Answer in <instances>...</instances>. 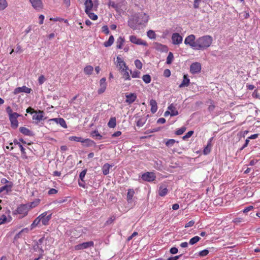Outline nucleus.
Here are the masks:
<instances>
[{"label":"nucleus","mask_w":260,"mask_h":260,"mask_svg":"<svg viewBox=\"0 0 260 260\" xmlns=\"http://www.w3.org/2000/svg\"><path fill=\"white\" fill-rule=\"evenodd\" d=\"M213 42V38L210 35H205L197 39L196 50H204L209 48Z\"/></svg>","instance_id":"f257e3e1"},{"label":"nucleus","mask_w":260,"mask_h":260,"mask_svg":"<svg viewBox=\"0 0 260 260\" xmlns=\"http://www.w3.org/2000/svg\"><path fill=\"white\" fill-rule=\"evenodd\" d=\"M99 5V0H86L84 3L85 12L88 13L91 10L96 11Z\"/></svg>","instance_id":"f03ea898"},{"label":"nucleus","mask_w":260,"mask_h":260,"mask_svg":"<svg viewBox=\"0 0 260 260\" xmlns=\"http://www.w3.org/2000/svg\"><path fill=\"white\" fill-rule=\"evenodd\" d=\"M184 44L189 45L192 49L196 50L197 40L194 35H190L188 36L184 40Z\"/></svg>","instance_id":"7ed1b4c3"},{"label":"nucleus","mask_w":260,"mask_h":260,"mask_svg":"<svg viewBox=\"0 0 260 260\" xmlns=\"http://www.w3.org/2000/svg\"><path fill=\"white\" fill-rule=\"evenodd\" d=\"M141 178L145 181L152 182L156 179V175L153 172H147L142 175Z\"/></svg>","instance_id":"20e7f679"},{"label":"nucleus","mask_w":260,"mask_h":260,"mask_svg":"<svg viewBox=\"0 0 260 260\" xmlns=\"http://www.w3.org/2000/svg\"><path fill=\"white\" fill-rule=\"evenodd\" d=\"M29 210L27 205L21 204L17 207L16 212L17 214L21 215L22 217H24L27 215Z\"/></svg>","instance_id":"39448f33"},{"label":"nucleus","mask_w":260,"mask_h":260,"mask_svg":"<svg viewBox=\"0 0 260 260\" xmlns=\"http://www.w3.org/2000/svg\"><path fill=\"white\" fill-rule=\"evenodd\" d=\"M48 212L46 211L39 215V218L41 219V222L44 225H47L49 224V221L52 217V213L47 215Z\"/></svg>","instance_id":"423d86ee"},{"label":"nucleus","mask_w":260,"mask_h":260,"mask_svg":"<svg viewBox=\"0 0 260 260\" xmlns=\"http://www.w3.org/2000/svg\"><path fill=\"white\" fill-rule=\"evenodd\" d=\"M9 116V119L11 122V126L13 128H16L18 126V121L17 118L20 116V115L16 112H14L13 114H11Z\"/></svg>","instance_id":"0eeeda50"},{"label":"nucleus","mask_w":260,"mask_h":260,"mask_svg":"<svg viewBox=\"0 0 260 260\" xmlns=\"http://www.w3.org/2000/svg\"><path fill=\"white\" fill-rule=\"evenodd\" d=\"M140 20H139L137 15L134 16L128 21V25L133 29H136L137 26L140 25L139 24Z\"/></svg>","instance_id":"6e6552de"},{"label":"nucleus","mask_w":260,"mask_h":260,"mask_svg":"<svg viewBox=\"0 0 260 260\" xmlns=\"http://www.w3.org/2000/svg\"><path fill=\"white\" fill-rule=\"evenodd\" d=\"M94 246V243L93 241H90L86 242H84L81 244L76 245L74 247L76 250H80L84 249H87L89 247H93Z\"/></svg>","instance_id":"1a4fd4ad"},{"label":"nucleus","mask_w":260,"mask_h":260,"mask_svg":"<svg viewBox=\"0 0 260 260\" xmlns=\"http://www.w3.org/2000/svg\"><path fill=\"white\" fill-rule=\"evenodd\" d=\"M129 41L132 43L136 45H143L145 46H147L148 44L145 41L137 38L136 36H129Z\"/></svg>","instance_id":"9d476101"},{"label":"nucleus","mask_w":260,"mask_h":260,"mask_svg":"<svg viewBox=\"0 0 260 260\" xmlns=\"http://www.w3.org/2000/svg\"><path fill=\"white\" fill-rule=\"evenodd\" d=\"M172 44L174 45H179L183 41L182 37L178 33H173L171 37Z\"/></svg>","instance_id":"9b49d317"},{"label":"nucleus","mask_w":260,"mask_h":260,"mask_svg":"<svg viewBox=\"0 0 260 260\" xmlns=\"http://www.w3.org/2000/svg\"><path fill=\"white\" fill-rule=\"evenodd\" d=\"M32 7L37 11H40L43 8V4L42 0H29Z\"/></svg>","instance_id":"f8f14e48"},{"label":"nucleus","mask_w":260,"mask_h":260,"mask_svg":"<svg viewBox=\"0 0 260 260\" xmlns=\"http://www.w3.org/2000/svg\"><path fill=\"white\" fill-rule=\"evenodd\" d=\"M201 70V64L200 63L196 62L192 63L190 66V72L192 74H196L200 72Z\"/></svg>","instance_id":"ddd939ff"},{"label":"nucleus","mask_w":260,"mask_h":260,"mask_svg":"<svg viewBox=\"0 0 260 260\" xmlns=\"http://www.w3.org/2000/svg\"><path fill=\"white\" fill-rule=\"evenodd\" d=\"M32 91V89L30 88H28L26 87V86H23L22 87H19L16 88L13 93L14 94H17L21 92H24L26 93H30L31 91Z\"/></svg>","instance_id":"4468645a"},{"label":"nucleus","mask_w":260,"mask_h":260,"mask_svg":"<svg viewBox=\"0 0 260 260\" xmlns=\"http://www.w3.org/2000/svg\"><path fill=\"white\" fill-rule=\"evenodd\" d=\"M106 79L105 78H102L100 81V88L98 90V93L101 94L104 93L107 87Z\"/></svg>","instance_id":"2eb2a0df"},{"label":"nucleus","mask_w":260,"mask_h":260,"mask_svg":"<svg viewBox=\"0 0 260 260\" xmlns=\"http://www.w3.org/2000/svg\"><path fill=\"white\" fill-rule=\"evenodd\" d=\"M139 20H140L139 24L143 25L147 23L149 20V16L146 13H141L137 14Z\"/></svg>","instance_id":"dca6fc26"},{"label":"nucleus","mask_w":260,"mask_h":260,"mask_svg":"<svg viewBox=\"0 0 260 260\" xmlns=\"http://www.w3.org/2000/svg\"><path fill=\"white\" fill-rule=\"evenodd\" d=\"M126 100L125 102L129 105L132 104L137 99V95L135 93H131L125 95Z\"/></svg>","instance_id":"f3484780"},{"label":"nucleus","mask_w":260,"mask_h":260,"mask_svg":"<svg viewBox=\"0 0 260 260\" xmlns=\"http://www.w3.org/2000/svg\"><path fill=\"white\" fill-rule=\"evenodd\" d=\"M13 187V183L10 182L9 184H6L5 185L0 187V193L5 192V193H8L12 191Z\"/></svg>","instance_id":"a211bd4d"},{"label":"nucleus","mask_w":260,"mask_h":260,"mask_svg":"<svg viewBox=\"0 0 260 260\" xmlns=\"http://www.w3.org/2000/svg\"><path fill=\"white\" fill-rule=\"evenodd\" d=\"M35 114L32 116V119L35 120L36 123H38L43 118V111L39 110L35 112Z\"/></svg>","instance_id":"6ab92c4d"},{"label":"nucleus","mask_w":260,"mask_h":260,"mask_svg":"<svg viewBox=\"0 0 260 260\" xmlns=\"http://www.w3.org/2000/svg\"><path fill=\"white\" fill-rule=\"evenodd\" d=\"M116 63L117 67H118L120 70H122L123 68L127 67L124 61L119 56L116 58Z\"/></svg>","instance_id":"aec40b11"},{"label":"nucleus","mask_w":260,"mask_h":260,"mask_svg":"<svg viewBox=\"0 0 260 260\" xmlns=\"http://www.w3.org/2000/svg\"><path fill=\"white\" fill-rule=\"evenodd\" d=\"M13 143L15 145H18L19 147V149H20L21 151L22 158L24 159H27V156L26 155V152L25 151V149L23 148L22 145L16 139L14 140Z\"/></svg>","instance_id":"412c9836"},{"label":"nucleus","mask_w":260,"mask_h":260,"mask_svg":"<svg viewBox=\"0 0 260 260\" xmlns=\"http://www.w3.org/2000/svg\"><path fill=\"white\" fill-rule=\"evenodd\" d=\"M120 73L122 74V77L124 79V80H131V77L128 72V67L125 68H123L122 70H121Z\"/></svg>","instance_id":"4be33fe9"},{"label":"nucleus","mask_w":260,"mask_h":260,"mask_svg":"<svg viewBox=\"0 0 260 260\" xmlns=\"http://www.w3.org/2000/svg\"><path fill=\"white\" fill-rule=\"evenodd\" d=\"M20 132L23 134L24 135L27 136H33L34 134L33 133L29 130L28 128L25 127H20L19 128Z\"/></svg>","instance_id":"5701e85b"},{"label":"nucleus","mask_w":260,"mask_h":260,"mask_svg":"<svg viewBox=\"0 0 260 260\" xmlns=\"http://www.w3.org/2000/svg\"><path fill=\"white\" fill-rule=\"evenodd\" d=\"M69 140L71 141H76V142H79L83 143L84 141H88L90 142L89 141V139H83L80 137H76V136H71L69 138Z\"/></svg>","instance_id":"b1692460"},{"label":"nucleus","mask_w":260,"mask_h":260,"mask_svg":"<svg viewBox=\"0 0 260 260\" xmlns=\"http://www.w3.org/2000/svg\"><path fill=\"white\" fill-rule=\"evenodd\" d=\"M125 42V39L123 37H119L116 40V48L118 49L122 48L123 44Z\"/></svg>","instance_id":"393cba45"},{"label":"nucleus","mask_w":260,"mask_h":260,"mask_svg":"<svg viewBox=\"0 0 260 260\" xmlns=\"http://www.w3.org/2000/svg\"><path fill=\"white\" fill-rule=\"evenodd\" d=\"M190 82V80L187 78V76L186 75H184L183 76V79L181 82V83L179 85L180 88H182L184 87H186L189 85Z\"/></svg>","instance_id":"a878e982"},{"label":"nucleus","mask_w":260,"mask_h":260,"mask_svg":"<svg viewBox=\"0 0 260 260\" xmlns=\"http://www.w3.org/2000/svg\"><path fill=\"white\" fill-rule=\"evenodd\" d=\"M150 105L151 106V111L152 113H155L157 110V105L155 100L152 99L150 101Z\"/></svg>","instance_id":"bb28decb"},{"label":"nucleus","mask_w":260,"mask_h":260,"mask_svg":"<svg viewBox=\"0 0 260 260\" xmlns=\"http://www.w3.org/2000/svg\"><path fill=\"white\" fill-rule=\"evenodd\" d=\"M168 193V189L165 185H161L158 190V194L161 197L165 196Z\"/></svg>","instance_id":"cd10ccee"},{"label":"nucleus","mask_w":260,"mask_h":260,"mask_svg":"<svg viewBox=\"0 0 260 260\" xmlns=\"http://www.w3.org/2000/svg\"><path fill=\"white\" fill-rule=\"evenodd\" d=\"M112 167L108 163L105 164L102 167V172L104 175H107L109 173V170Z\"/></svg>","instance_id":"c85d7f7f"},{"label":"nucleus","mask_w":260,"mask_h":260,"mask_svg":"<svg viewBox=\"0 0 260 260\" xmlns=\"http://www.w3.org/2000/svg\"><path fill=\"white\" fill-rule=\"evenodd\" d=\"M168 110L170 112V115L171 116H176L178 115V112L176 110L175 107L174 106L173 104H171L168 107Z\"/></svg>","instance_id":"c756f323"},{"label":"nucleus","mask_w":260,"mask_h":260,"mask_svg":"<svg viewBox=\"0 0 260 260\" xmlns=\"http://www.w3.org/2000/svg\"><path fill=\"white\" fill-rule=\"evenodd\" d=\"M135 194V191L133 189H128L127 193V201L128 203H132V199Z\"/></svg>","instance_id":"7c9ffc66"},{"label":"nucleus","mask_w":260,"mask_h":260,"mask_svg":"<svg viewBox=\"0 0 260 260\" xmlns=\"http://www.w3.org/2000/svg\"><path fill=\"white\" fill-rule=\"evenodd\" d=\"M212 138H211L209 141L208 142L207 146L205 147L203 153L204 154L207 155L209 154L211 150L212 145H211V141H212Z\"/></svg>","instance_id":"2f4dec72"},{"label":"nucleus","mask_w":260,"mask_h":260,"mask_svg":"<svg viewBox=\"0 0 260 260\" xmlns=\"http://www.w3.org/2000/svg\"><path fill=\"white\" fill-rule=\"evenodd\" d=\"M83 71L86 75H90L93 71V68L90 65L87 66L84 68Z\"/></svg>","instance_id":"473e14b6"},{"label":"nucleus","mask_w":260,"mask_h":260,"mask_svg":"<svg viewBox=\"0 0 260 260\" xmlns=\"http://www.w3.org/2000/svg\"><path fill=\"white\" fill-rule=\"evenodd\" d=\"M116 125V120L115 117H111L108 123V126L110 128H114Z\"/></svg>","instance_id":"72a5a7b5"},{"label":"nucleus","mask_w":260,"mask_h":260,"mask_svg":"<svg viewBox=\"0 0 260 260\" xmlns=\"http://www.w3.org/2000/svg\"><path fill=\"white\" fill-rule=\"evenodd\" d=\"M114 41V37L113 36H110V37L109 38L108 40L107 41H106L104 42V46L106 47L111 46L113 44Z\"/></svg>","instance_id":"f704fd0d"},{"label":"nucleus","mask_w":260,"mask_h":260,"mask_svg":"<svg viewBox=\"0 0 260 260\" xmlns=\"http://www.w3.org/2000/svg\"><path fill=\"white\" fill-rule=\"evenodd\" d=\"M41 222V219L39 218V216H38L32 222V223L30 225V229L32 230L35 228H36Z\"/></svg>","instance_id":"c9c22d12"},{"label":"nucleus","mask_w":260,"mask_h":260,"mask_svg":"<svg viewBox=\"0 0 260 260\" xmlns=\"http://www.w3.org/2000/svg\"><path fill=\"white\" fill-rule=\"evenodd\" d=\"M8 7V3L6 0H0V11L5 10Z\"/></svg>","instance_id":"e433bc0d"},{"label":"nucleus","mask_w":260,"mask_h":260,"mask_svg":"<svg viewBox=\"0 0 260 260\" xmlns=\"http://www.w3.org/2000/svg\"><path fill=\"white\" fill-rule=\"evenodd\" d=\"M40 203V199H36L34 202H32L30 203L29 205V209H31L36 207Z\"/></svg>","instance_id":"4c0bfd02"},{"label":"nucleus","mask_w":260,"mask_h":260,"mask_svg":"<svg viewBox=\"0 0 260 260\" xmlns=\"http://www.w3.org/2000/svg\"><path fill=\"white\" fill-rule=\"evenodd\" d=\"M201 239V238L199 236H195L191 238L189 241V243L190 245H193L199 242Z\"/></svg>","instance_id":"58836bf2"},{"label":"nucleus","mask_w":260,"mask_h":260,"mask_svg":"<svg viewBox=\"0 0 260 260\" xmlns=\"http://www.w3.org/2000/svg\"><path fill=\"white\" fill-rule=\"evenodd\" d=\"M174 59V55L172 52H170L167 58L166 63L168 64H171Z\"/></svg>","instance_id":"ea45409f"},{"label":"nucleus","mask_w":260,"mask_h":260,"mask_svg":"<svg viewBox=\"0 0 260 260\" xmlns=\"http://www.w3.org/2000/svg\"><path fill=\"white\" fill-rule=\"evenodd\" d=\"M142 79L145 83L148 84V83H150L151 80V78L149 75L146 74V75H144L143 76Z\"/></svg>","instance_id":"a19ab883"},{"label":"nucleus","mask_w":260,"mask_h":260,"mask_svg":"<svg viewBox=\"0 0 260 260\" xmlns=\"http://www.w3.org/2000/svg\"><path fill=\"white\" fill-rule=\"evenodd\" d=\"M130 72L132 75V77L133 78H140L141 74V72L140 71L135 70L132 72L131 70H130Z\"/></svg>","instance_id":"79ce46f5"},{"label":"nucleus","mask_w":260,"mask_h":260,"mask_svg":"<svg viewBox=\"0 0 260 260\" xmlns=\"http://www.w3.org/2000/svg\"><path fill=\"white\" fill-rule=\"evenodd\" d=\"M57 124H59L61 126L64 128H67V125L66 121L62 118H58V121Z\"/></svg>","instance_id":"37998d69"},{"label":"nucleus","mask_w":260,"mask_h":260,"mask_svg":"<svg viewBox=\"0 0 260 260\" xmlns=\"http://www.w3.org/2000/svg\"><path fill=\"white\" fill-rule=\"evenodd\" d=\"M86 14L92 20H96L98 19V17L97 15L91 12V11H88V13H86Z\"/></svg>","instance_id":"c03bdc74"},{"label":"nucleus","mask_w":260,"mask_h":260,"mask_svg":"<svg viewBox=\"0 0 260 260\" xmlns=\"http://www.w3.org/2000/svg\"><path fill=\"white\" fill-rule=\"evenodd\" d=\"M116 217L114 215L110 216L105 223V225H108L112 224L115 220Z\"/></svg>","instance_id":"a18cd8bd"},{"label":"nucleus","mask_w":260,"mask_h":260,"mask_svg":"<svg viewBox=\"0 0 260 260\" xmlns=\"http://www.w3.org/2000/svg\"><path fill=\"white\" fill-rule=\"evenodd\" d=\"M147 36L151 39H154L156 38V34L152 30H149L147 31Z\"/></svg>","instance_id":"49530a36"},{"label":"nucleus","mask_w":260,"mask_h":260,"mask_svg":"<svg viewBox=\"0 0 260 260\" xmlns=\"http://www.w3.org/2000/svg\"><path fill=\"white\" fill-rule=\"evenodd\" d=\"M108 6L109 7H111L115 9L118 8L117 4H116L114 2L112 1L111 0H109Z\"/></svg>","instance_id":"de8ad7c7"},{"label":"nucleus","mask_w":260,"mask_h":260,"mask_svg":"<svg viewBox=\"0 0 260 260\" xmlns=\"http://www.w3.org/2000/svg\"><path fill=\"white\" fill-rule=\"evenodd\" d=\"M186 128L185 126H183V127H181L180 128L177 129L175 132V134L176 135H178V136L181 135L186 131Z\"/></svg>","instance_id":"09e8293b"},{"label":"nucleus","mask_w":260,"mask_h":260,"mask_svg":"<svg viewBox=\"0 0 260 260\" xmlns=\"http://www.w3.org/2000/svg\"><path fill=\"white\" fill-rule=\"evenodd\" d=\"M194 132L193 131H190L187 132L184 136L182 137V139L184 140H186L187 139L191 137V136L193 135Z\"/></svg>","instance_id":"8fccbe9b"},{"label":"nucleus","mask_w":260,"mask_h":260,"mask_svg":"<svg viewBox=\"0 0 260 260\" xmlns=\"http://www.w3.org/2000/svg\"><path fill=\"white\" fill-rule=\"evenodd\" d=\"M135 65L136 67V68L139 70H141L142 68V63L141 61L139 59H136L135 61Z\"/></svg>","instance_id":"3c124183"},{"label":"nucleus","mask_w":260,"mask_h":260,"mask_svg":"<svg viewBox=\"0 0 260 260\" xmlns=\"http://www.w3.org/2000/svg\"><path fill=\"white\" fill-rule=\"evenodd\" d=\"M175 142L176 141L174 139H169L166 142V145L168 147H172Z\"/></svg>","instance_id":"603ef678"},{"label":"nucleus","mask_w":260,"mask_h":260,"mask_svg":"<svg viewBox=\"0 0 260 260\" xmlns=\"http://www.w3.org/2000/svg\"><path fill=\"white\" fill-rule=\"evenodd\" d=\"M209 252V251L208 250L204 249L203 250L199 252V255L201 257H204V256L207 255L208 254Z\"/></svg>","instance_id":"864d4df0"},{"label":"nucleus","mask_w":260,"mask_h":260,"mask_svg":"<svg viewBox=\"0 0 260 260\" xmlns=\"http://www.w3.org/2000/svg\"><path fill=\"white\" fill-rule=\"evenodd\" d=\"M209 104H210V105L208 107V110L209 111H210V112L211 111H213L214 110L215 108V106L214 105V103L213 101L210 100L209 101Z\"/></svg>","instance_id":"5fc2aeb1"},{"label":"nucleus","mask_w":260,"mask_h":260,"mask_svg":"<svg viewBox=\"0 0 260 260\" xmlns=\"http://www.w3.org/2000/svg\"><path fill=\"white\" fill-rule=\"evenodd\" d=\"M145 124V120L143 118H140L137 121V125L138 127H142Z\"/></svg>","instance_id":"6e6d98bb"},{"label":"nucleus","mask_w":260,"mask_h":260,"mask_svg":"<svg viewBox=\"0 0 260 260\" xmlns=\"http://www.w3.org/2000/svg\"><path fill=\"white\" fill-rule=\"evenodd\" d=\"M7 220V218L5 215L3 214L2 215L0 216V225L5 223Z\"/></svg>","instance_id":"4d7b16f0"},{"label":"nucleus","mask_w":260,"mask_h":260,"mask_svg":"<svg viewBox=\"0 0 260 260\" xmlns=\"http://www.w3.org/2000/svg\"><path fill=\"white\" fill-rule=\"evenodd\" d=\"M86 170H84L80 173L79 178L82 182H83V180L86 174Z\"/></svg>","instance_id":"13d9d810"},{"label":"nucleus","mask_w":260,"mask_h":260,"mask_svg":"<svg viewBox=\"0 0 260 260\" xmlns=\"http://www.w3.org/2000/svg\"><path fill=\"white\" fill-rule=\"evenodd\" d=\"M91 135L93 137H99V139H101L102 138V136L99 134V133L98 132V131H93L92 134H91Z\"/></svg>","instance_id":"bf43d9fd"},{"label":"nucleus","mask_w":260,"mask_h":260,"mask_svg":"<svg viewBox=\"0 0 260 260\" xmlns=\"http://www.w3.org/2000/svg\"><path fill=\"white\" fill-rule=\"evenodd\" d=\"M243 221H244V220L241 217H236V218H234L233 220V222L236 224L240 223Z\"/></svg>","instance_id":"052dcab7"},{"label":"nucleus","mask_w":260,"mask_h":260,"mask_svg":"<svg viewBox=\"0 0 260 260\" xmlns=\"http://www.w3.org/2000/svg\"><path fill=\"white\" fill-rule=\"evenodd\" d=\"M90 142L88 141H84L83 143L85 144L84 146L86 147L90 146L93 144H94V142L90 139H89Z\"/></svg>","instance_id":"680f3d73"},{"label":"nucleus","mask_w":260,"mask_h":260,"mask_svg":"<svg viewBox=\"0 0 260 260\" xmlns=\"http://www.w3.org/2000/svg\"><path fill=\"white\" fill-rule=\"evenodd\" d=\"M102 30L106 35H108L109 33V30L108 26H107V25L103 26L102 28Z\"/></svg>","instance_id":"e2e57ef3"},{"label":"nucleus","mask_w":260,"mask_h":260,"mask_svg":"<svg viewBox=\"0 0 260 260\" xmlns=\"http://www.w3.org/2000/svg\"><path fill=\"white\" fill-rule=\"evenodd\" d=\"M253 206H248L247 207H246L243 211L242 212L244 213H247L248 212L252 210L253 209Z\"/></svg>","instance_id":"0e129e2a"},{"label":"nucleus","mask_w":260,"mask_h":260,"mask_svg":"<svg viewBox=\"0 0 260 260\" xmlns=\"http://www.w3.org/2000/svg\"><path fill=\"white\" fill-rule=\"evenodd\" d=\"M171 75V71L169 69H166L164 72V76L166 77H169Z\"/></svg>","instance_id":"69168bd1"},{"label":"nucleus","mask_w":260,"mask_h":260,"mask_svg":"<svg viewBox=\"0 0 260 260\" xmlns=\"http://www.w3.org/2000/svg\"><path fill=\"white\" fill-rule=\"evenodd\" d=\"M45 81V77L43 75H41L38 79V82L40 85L42 84Z\"/></svg>","instance_id":"338daca9"},{"label":"nucleus","mask_w":260,"mask_h":260,"mask_svg":"<svg viewBox=\"0 0 260 260\" xmlns=\"http://www.w3.org/2000/svg\"><path fill=\"white\" fill-rule=\"evenodd\" d=\"M194 221L193 220H190L185 225V228H187L189 227L192 226L194 225Z\"/></svg>","instance_id":"774afa93"}]
</instances>
